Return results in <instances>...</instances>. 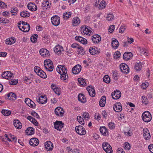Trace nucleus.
<instances>
[{
	"label": "nucleus",
	"instance_id": "1",
	"mask_svg": "<svg viewBox=\"0 0 153 153\" xmlns=\"http://www.w3.org/2000/svg\"><path fill=\"white\" fill-rule=\"evenodd\" d=\"M45 68L46 70L50 72L52 71L53 69L52 62L49 59L45 60L44 62Z\"/></svg>",
	"mask_w": 153,
	"mask_h": 153
},
{
	"label": "nucleus",
	"instance_id": "2",
	"mask_svg": "<svg viewBox=\"0 0 153 153\" xmlns=\"http://www.w3.org/2000/svg\"><path fill=\"white\" fill-rule=\"evenodd\" d=\"M142 118L145 122H149L152 120V116L151 114L148 111L144 112L142 114Z\"/></svg>",
	"mask_w": 153,
	"mask_h": 153
},
{
	"label": "nucleus",
	"instance_id": "3",
	"mask_svg": "<svg viewBox=\"0 0 153 153\" xmlns=\"http://www.w3.org/2000/svg\"><path fill=\"white\" fill-rule=\"evenodd\" d=\"M55 53L59 56L63 54L64 53L63 47L59 45H56L53 48Z\"/></svg>",
	"mask_w": 153,
	"mask_h": 153
},
{
	"label": "nucleus",
	"instance_id": "4",
	"mask_svg": "<svg viewBox=\"0 0 153 153\" xmlns=\"http://www.w3.org/2000/svg\"><path fill=\"white\" fill-rule=\"evenodd\" d=\"M90 27L88 26L86 27V25H84L82 26L80 28V30L82 34L86 35H90V33H91V31L90 30Z\"/></svg>",
	"mask_w": 153,
	"mask_h": 153
},
{
	"label": "nucleus",
	"instance_id": "5",
	"mask_svg": "<svg viewBox=\"0 0 153 153\" xmlns=\"http://www.w3.org/2000/svg\"><path fill=\"white\" fill-rule=\"evenodd\" d=\"M102 148L107 153H112V149L111 146L107 142H104L102 144Z\"/></svg>",
	"mask_w": 153,
	"mask_h": 153
},
{
	"label": "nucleus",
	"instance_id": "6",
	"mask_svg": "<svg viewBox=\"0 0 153 153\" xmlns=\"http://www.w3.org/2000/svg\"><path fill=\"white\" fill-rule=\"evenodd\" d=\"M56 71L61 75L66 74L67 72V68L64 65H58L56 68Z\"/></svg>",
	"mask_w": 153,
	"mask_h": 153
},
{
	"label": "nucleus",
	"instance_id": "7",
	"mask_svg": "<svg viewBox=\"0 0 153 153\" xmlns=\"http://www.w3.org/2000/svg\"><path fill=\"white\" fill-rule=\"evenodd\" d=\"M2 76L8 80H11L13 78V74L9 71H4L2 73Z\"/></svg>",
	"mask_w": 153,
	"mask_h": 153
},
{
	"label": "nucleus",
	"instance_id": "8",
	"mask_svg": "<svg viewBox=\"0 0 153 153\" xmlns=\"http://www.w3.org/2000/svg\"><path fill=\"white\" fill-rule=\"evenodd\" d=\"M75 130L76 133L80 135H84L86 134V131L85 128L81 126H76Z\"/></svg>",
	"mask_w": 153,
	"mask_h": 153
},
{
	"label": "nucleus",
	"instance_id": "9",
	"mask_svg": "<svg viewBox=\"0 0 153 153\" xmlns=\"http://www.w3.org/2000/svg\"><path fill=\"white\" fill-rule=\"evenodd\" d=\"M34 71L37 74L41 77L45 79L47 77V75L43 70L40 69L39 68H34Z\"/></svg>",
	"mask_w": 153,
	"mask_h": 153
},
{
	"label": "nucleus",
	"instance_id": "10",
	"mask_svg": "<svg viewBox=\"0 0 153 153\" xmlns=\"http://www.w3.org/2000/svg\"><path fill=\"white\" fill-rule=\"evenodd\" d=\"M120 69L123 73L128 74L129 73V69L127 65L122 63L120 66Z\"/></svg>",
	"mask_w": 153,
	"mask_h": 153
},
{
	"label": "nucleus",
	"instance_id": "11",
	"mask_svg": "<svg viewBox=\"0 0 153 153\" xmlns=\"http://www.w3.org/2000/svg\"><path fill=\"white\" fill-rule=\"evenodd\" d=\"M51 20L52 24L55 26H58L60 23V18L57 16L55 15L52 17Z\"/></svg>",
	"mask_w": 153,
	"mask_h": 153
},
{
	"label": "nucleus",
	"instance_id": "12",
	"mask_svg": "<svg viewBox=\"0 0 153 153\" xmlns=\"http://www.w3.org/2000/svg\"><path fill=\"white\" fill-rule=\"evenodd\" d=\"M93 42L95 44H97L99 43L101 40L100 36L97 34L93 35L91 38Z\"/></svg>",
	"mask_w": 153,
	"mask_h": 153
},
{
	"label": "nucleus",
	"instance_id": "13",
	"mask_svg": "<svg viewBox=\"0 0 153 153\" xmlns=\"http://www.w3.org/2000/svg\"><path fill=\"white\" fill-rule=\"evenodd\" d=\"M54 112L56 116L61 117L63 116L64 113V111L62 108L60 107H58L56 108Z\"/></svg>",
	"mask_w": 153,
	"mask_h": 153
},
{
	"label": "nucleus",
	"instance_id": "14",
	"mask_svg": "<svg viewBox=\"0 0 153 153\" xmlns=\"http://www.w3.org/2000/svg\"><path fill=\"white\" fill-rule=\"evenodd\" d=\"M18 27L20 30L25 32H28L30 28V26L29 24L23 26L21 25L20 24L18 23Z\"/></svg>",
	"mask_w": 153,
	"mask_h": 153
},
{
	"label": "nucleus",
	"instance_id": "15",
	"mask_svg": "<svg viewBox=\"0 0 153 153\" xmlns=\"http://www.w3.org/2000/svg\"><path fill=\"white\" fill-rule=\"evenodd\" d=\"M64 124L62 121H56L54 124L55 128L60 131L64 126Z\"/></svg>",
	"mask_w": 153,
	"mask_h": 153
},
{
	"label": "nucleus",
	"instance_id": "16",
	"mask_svg": "<svg viewBox=\"0 0 153 153\" xmlns=\"http://www.w3.org/2000/svg\"><path fill=\"white\" fill-rule=\"evenodd\" d=\"M89 51L90 53L93 55H97L100 53V49L95 47H91Z\"/></svg>",
	"mask_w": 153,
	"mask_h": 153
},
{
	"label": "nucleus",
	"instance_id": "17",
	"mask_svg": "<svg viewBox=\"0 0 153 153\" xmlns=\"http://www.w3.org/2000/svg\"><path fill=\"white\" fill-rule=\"evenodd\" d=\"M25 101L26 104L29 107L33 108H35L36 106L35 104L30 99L26 98L25 99Z\"/></svg>",
	"mask_w": 153,
	"mask_h": 153
},
{
	"label": "nucleus",
	"instance_id": "18",
	"mask_svg": "<svg viewBox=\"0 0 153 153\" xmlns=\"http://www.w3.org/2000/svg\"><path fill=\"white\" fill-rule=\"evenodd\" d=\"M111 96L113 99L117 100L121 97V93L120 91L116 90L113 93H112Z\"/></svg>",
	"mask_w": 153,
	"mask_h": 153
},
{
	"label": "nucleus",
	"instance_id": "19",
	"mask_svg": "<svg viewBox=\"0 0 153 153\" xmlns=\"http://www.w3.org/2000/svg\"><path fill=\"white\" fill-rule=\"evenodd\" d=\"M81 69L82 67L81 65H77L73 68L72 71L74 74H77L80 72Z\"/></svg>",
	"mask_w": 153,
	"mask_h": 153
},
{
	"label": "nucleus",
	"instance_id": "20",
	"mask_svg": "<svg viewBox=\"0 0 153 153\" xmlns=\"http://www.w3.org/2000/svg\"><path fill=\"white\" fill-rule=\"evenodd\" d=\"M90 96L92 97H94L95 95V92L94 89L92 86H89L86 88Z\"/></svg>",
	"mask_w": 153,
	"mask_h": 153
},
{
	"label": "nucleus",
	"instance_id": "21",
	"mask_svg": "<svg viewBox=\"0 0 153 153\" xmlns=\"http://www.w3.org/2000/svg\"><path fill=\"white\" fill-rule=\"evenodd\" d=\"M39 53L40 55L43 57H48L50 55L49 51L45 48H42L40 49Z\"/></svg>",
	"mask_w": 153,
	"mask_h": 153
},
{
	"label": "nucleus",
	"instance_id": "22",
	"mask_svg": "<svg viewBox=\"0 0 153 153\" xmlns=\"http://www.w3.org/2000/svg\"><path fill=\"white\" fill-rule=\"evenodd\" d=\"M114 110L117 112H119L122 110L121 104L120 102H117L113 107Z\"/></svg>",
	"mask_w": 153,
	"mask_h": 153
},
{
	"label": "nucleus",
	"instance_id": "23",
	"mask_svg": "<svg viewBox=\"0 0 153 153\" xmlns=\"http://www.w3.org/2000/svg\"><path fill=\"white\" fill-rule=\"evenodd\" d=\"M45 145L47 151H51L52 150L53 146V143L51 141H47L45 143Z\"/></svg>",
	"mask_w": 153,
	"mask_h": 153
},
{
	"label": "nucleus",
	"instance_id": "24",
	"mask_svg": "<svg viewBox=\"0 0 153 153\" xmlns=\"http://www.w3.org/2000/svg\"><path fill=\"white\" fill-rule=\"evenodd\" d=\"M51 6V3L48 0H44L42 3V6L44 10H46L48 8H49Z\"/></svg>",
	"mask_w": 153,
	"mask_h": 153
},
{
	"label": "nucleus",
	"instance_id": "25",
	"mask_svg": "<svg viewBox=\"0 0 153 153\" xmlns=\"http://www.w3.org/2000/svg\"><path fill=\"white\" fill-rule=\"evenodd\" d=\"M27 7L28 9L33 11H36L37 9L36 5L33 3H29L27 4Z\"/></svg>",
	"mask_w": 153,
	"mask_h": 153
},
{
	"label": "nucleus",
	"instance_id": "26",
	"mask_svg": "<svg viewBox=\"0 0 153 153\" xmlns=\"http://www.w3.org/2000/svg\"><path fill=\"white\" fill-rule=\"evenodd\" d=\"M29 143L31 146H35L38 145L39 141L38 139L36 138H32L30 140Z\"/></svg>",
	"mask_w": 153,
	"mask_h": 153
},
{
	"label": "nucleus",
	"instance_id": "27",
	"mask_svg": "<svg viewBox=\"0 0 153 153\" xmlns=\"http://www.w3.org/2000/svg\"><path fill=\"white\" fill-rule=\"evenodd\" d=\"M75 39L76 40L80 42L82 44L85 45L87 43V39L82 37L76 36Z\"/></svg>",
	"mask_w": 153,
	"mask_h": 153
},
{
	"label": "nucleus",
	"instance_id": "28",
	"mask_svg": "<svg viewBox=\"0 0 153 153\" xmlns=\"http://www.w3.org/2000/svg\"><path fill=\"white\" fill-rule=\"evenodd\" d=\"M143 133L144 137L146 140H149L151 136L147 128H144Z\"/></svg>",
	"mask_w": 153,
	"mask_h": 153
},
{
	"label": "nucleus",
	"instance_id": "29",
	"mask_svg": "<svg viewBox=\"0 0 153 153\" xmlns=\"http://www.w3.org/2000/svg\"><path fill=\"white\" fill-rule=\"evenodd\" d=\"M80 20L79 18L76 17L72 20V25L74 26H76L80 23Z\"/></svg>",
	"mask_w": 153,
	"mask_h": 153
},
{
	"label": "nucleus",
	"instance_id": "30",
	"mask_svg": "<svg viewBox=\"0 0 153 153\" xmlns=\"http://www.w3.org/2000/svg\"><path fill=\"white\" fill-rule=\"evenodd\" d=\"M133 56L132 54L130 52H126L123 55V59L126 60H128Z\"/></svg>",
	"mask_w": 153,
	"mask_h": 153
},
{
	"label": "nucleus",
	"instance_id": "31",
	"mask_svg": "<svg viewBox=\"0 0 153 153\" xmlns=\"http://www.w3.org/2000/svg\"><path fill=\"white\" fill-rule=\"evenodd\" d=\"M6 95L7 98L9 100H14L16 99V95L15 94L13 93L10 92Z\"/></svg>",
	"mask_w": 153,
	"mask_h": 153
},
{
	"label": "nucleus",
	"instance_id": "32",
	"mask_svg": "<svg viewBox=\"0 0 153 153\" xmlns=\"http://www.w3.org/2000/svg\"><path fill=\"white\" fill-rule=\"evenodd\" d=\"M13 125L16 128L19 129L22 128V123L19 120H15L13 121Z\"/></svg>",
	"mask_w": 153,
	"mask_h": 153
},
{
	"label": "nucleus",
	"instance_id": "33",
	"mask_svg": "<svg viewBox=\"0 0 153 153\" xmlns=\"http://www.w3.org/2000/svg\"><path fill=\"white\" fill-rule=\"evenodd\" d=\"M111 46L113 48L115 49H117L119 46L118 42L116 39L114 38L113 39L111 42Z\"/></svg>",
	"mask_w": 153,
	"mask_h": 153
},
{
	"label": "nucleus",
	"instance_id": "34",
	"mask_svg": "<svg viewBox=\"0 0 153 153\" xmlns=\"http://www.w3.org/2000/svg\"><path fill=\"white\" fill-rule=\"evenodd\" d=\"M101 133L104 136H106L108 134V131L106 128L105 126H102L100 127V129Z\"/></svg>",
	"mask_w": 153,
	"mask_h": 153
},
{
	"label": "nucleus",
	"instance_id": "35",
	"mask_svg": "<svg viewBox=\"0 0 153 153\" xmlns=\"http://www.w3.org/2000/svg\"><path fill=\"white\" fill-rule=\"evenodd\" d=\"M16 41V39L14 37H12L7 39L6 40V43L7 45H11L14 43Z\"/></svg>",
	"mask_w": 153,
	"mask_h": 153
},
{
	"label": "nucleus",
	"instance_id": "36",
	"mask_svg": "<svg viewBox=\"0 0 153 153\" xmlns=\"http://www.w3.org/2000/svg\"><path fill=\"white\" fill-rule=\"evenodd\" d=\"M106 98L105 96H102L100 100L99 105L101 107L105 106L106 102Z\"/></svg>",
	"mask_w": 153,
	"mask_h": 153
},
{
	"label": "nucleus",
	"instance_id": "37",
	"mask_svg": "<svg viewBox=\"0 0 153 153\" xmlns=\"http://www.w3.org/2000/svg\"><path fill=\"white\" fill-rule=\"evenodd\" d=\"M27 119L36 126H37L38 125V123L36 120L33 118L32 117L30 116H28L27 117Z\"/></svg>",
	"mask_w": 153,
	"mask_h": 153
},
{
	"label": "nucleus",
	"instance_id": "38",
	"mask_svg": "<svg viewBox=\"0 0 153 153\" xmlns=\"http://www.w3.org/2000/svg\"><path fill=\"white\" fill-rule=\"evenodd\" d=\"M78 100L81 102L84 103L86 102L85 96L82 94H79L78 96Z\"/></svg>",
	"mask_w": 153,
	"mask_h": 153
},
{
	"label": "nucleus",
	"instance_id": "39",
	"mask_svg": "<svg viewBox=\"0 0 153 153\" xmlns=\"http://www.w3.org/2000/svg\"><path fill=\"white\" fill-rule=\"evenodd\" d=\"M143 64L140 62L137 63L135 65L134 69L137 71L140 70L142 68Z\"/></svg>",
	"mask_w": 153,
	"mask_h": 153
},
{
	"label": "nucleus",
	"instance_id": "40",
	"mask_svg": "<svg viewBox=\"0 0 153 153\" xmlns=\"http://www.w3.org/2000/svg\"><path fill=\"white\" fill-rule=\"evenodd\" d=\"M78 81L79 83V85H82L83 86H86V83L85 79L82 78H80L78 79Z\"/></svg>",
	"mask_w": 153,
	"mask_h": 153
},
{
	"label": "nucleus",
	"instance_id": "41",
	"mask_svg": "<svg viewBox=\"0 0 153 153\" xmlns=\"http://www.w3.org/2000/svg\"><path fill=\"white\" fill-rule=\"evenodd\" d=\"M20 15L23 17H28L30 16V13L27 11H23L20 13Z\"/></svg>",
	"mask_w": 153,
	"mask_h": 153
},
{
	"label": "nucleus",
	"instance_id": "42",
	"mask_svg": "<svg viewBox=\"0 0 153 153\" xmlns=\"http://www.w3.org/2000/svg\"><path fill=\"white\" fill-rule=\"evenodd\" d=\"M27 134L29 135H31L33 134L34 133V129L32 127H29L27 128L26 130Z\"/></svg>",
	"mask_w": 153,
	"mask_h": 153
},
{
	"label": "nucleus",
	"instance_id": "43",
	"mask_svg": "<svg viewBox=\"0 0 153 153\" xmlns=\"http://www.w3.org/2000/svg\"><path fill=\"white\" fill-rule=\"evenodd\" d=\"M71 15V13L69 12H66L63 14V18L65 20H67L69 18Z\"/></svg>",
	"mask_w": 153,
	"mask_h": 153
},
{
	"label": "nucleus",
	"instance_id": "44",
	"mask_svg": "<svg viewBox=\"0 0 153 153\" xmlns=\"http://www.w3.org/2000/svg\"><path fill=\"white\" fill-rule=\"evenodd\" d=\"M2 114L5 116H8L10 114L11 112L9 110H2L1 112Z\"/></svg>",
	"mask_w": 153,
	"mask_h": 153
},
{
	"label": "nucleus",
	"instance_id": "45",
	"mask_svg": "<svg viewBox=\"0 0 153 153\" xmlns=\"http://www.w3.org/2000/svg\"><path fill=\"white\" fill-rule=\"evenodd\" d=\"M68 74H63L61 75L60 78L61 79L63 80V81L66 82L68 79Z\"/></svg>",
	"mask_w": 153,
	"mask_h": 153
},
{
	"label": "nucleus",
	"instance_id": "46",
	"mask_svg": "<svg viewBox=\"0 0 153 153\" xmlns=\"http://www.w3.org/2000/svg\"><path fill=\"white\" fill-rule=\"evenodd\" d=\"M105 2L104 0L102 1L99 4L98 7L101 10L104 8L105 7Z\"/></svg>",
	"mask_w": 153,
	"mask_h": 153
},
{
	"label": "nucleus",
	"instance_id": "47",
	"mask_svg": "<svg viewBox=\"0 0 153 153\" xmlns=\"http://www.w3.org/2000/svg\"><path fill=\"white\" fill-rule=\"evenodd\" d=\"M79 48H78L76 49L78 53L81 55H83L84 52L83 48L80 46H79Z\"/></svg>",
	"mask_w": 153,
	"mask_h": 153
},
{
	"label": "nucleus",
	"instance_id": "48",
	"mask_svg": "<svg viewBox=\"0 0 153 153\" xmlns=\"http://www.w3.org/2000/svg\"><path fill=\"white\" fill-rule=\"evenodd\" d=\"M38 35L37 34H34L30 37V40L33 43L36 42L37 40Z\"/></svg>",
	"mask_w": 153,
	"mask_h": 153
},
{
	"label": "nucleus",
	"instance_id": "49",
	"mask_svg": "<svg viewBox=\"0 0 153 153\" xmlns=\"http://www.w3.org/2000/svg\"><path fill=\"white\" fill-rule=\"evenodd\" d=\"M82 116L85 120H88L90 118L89 114L86 112H83Z\"/></svg>",
	"mask_w": 153,
	"mask_h": 153
},
{
	"label": "nucleus",
	"instance_id": "50",
	"mask_svg": "<svg viewBox=\"0 0 153 153\" xmlns=\"http://www.w3.org/2000/svg\"><path fill=\"white\" fill-rule=\"evenodd\" d=\"M103 80L105 83H109L110 82V79L108 75H105L103 78Z\"/></svg>",
	"mask_w": 153,
	"mask_h": 153
},
{
	"label": "nucleus",
	"instance_id": "51",
	"mask_svg": "<svg viewBox=\"0 0 153 153\" xmlns=\"http://www.w3.org/2000/svg\"><path fill=\"white\" fill-rule=\"evenodd\" d=\"M139 49L141 53L143 54L145 56H148L146 50L145 49L143 48H139Z\"/></svg>",
	"mask_w": 153,
	"mask_h": 153
},
{
	"label": "nucleus",
	"instance_id": "52",
	"mask_svg": "<svg viewBox=\"0 0 153 153\" xmlns=\"http://www.w3.org/2000/svg\"><path fill=\"white\" fill-rule=\"evenodd\" d=\"M77 119L79 122L82 125L84 124V121L82 117L81 116H78L77 117Z\"/></svg>",
	"mask_w": 153,
	"mask_h": 153
},
{
	"label": "nucleus",
	"instance_id": "53",
	"mask_svg": "<svg viewBox=\"0 0 153 153\" xmlns=\"http://www.w3.org/2000/svg\"><path fill=\"white\" fill-rule=\"evenodd\" d=\"M114 18V16L112 13L109 14L107 16L106 19L108 21H111Z\"/></svg>",
	"mask_w": 153,
	"mask_h": 153
},
{
	"label": "nucleus",
	"instance_id": "54",
	"mask_svg": "<svg viewBox=\"0 0 153 153\" xmlns=\"http://www.w3.org/2000/svg\"><path fill=\"white\" fill-rule=\"evenodd\" d=\"M18 11V9L16 7H14L11 9L10 12L12 13V15H15L16 14Z\"/></svg>",
	"mask_w": 153,
	"mask_h": 153
},
{
	"label": "nucleus",
	"instance_id": "55",
	"mask_svg": "<svg viewBox=\"0 0 153 153\" xmlns=\"http://www.w3.org/2000/svg\"><path fill=\"white\" fill-rule=\"evenodd\" d=\"M37 101L39 103L43 104L46 103L47 102V99L44 98V100L43 99H38L37 100Z\"/></svg>",
	"mask_w": 153,
	"mask_h": 153
},
{
	"label": "nucleus",
	"instance_id": "56",
	"mask_svg": "<svg viewBox=\"0 0 153 153\" xmlns=\"http://www.w3.org/2000/svg\"><path fill=\"white\" fill-rule=\"evenodd\" d=\"M142 102L145 105L147 104L148 103V100L147 97L145 96H142Z\"/></svg>",
	"mask_w": 153,
	"mask_h": 153
},
{
	"label": "nucleus",
	"instance_id": "57",
	"mask_svg": "<svg viewBox=\"0 0 153 153\" xmlns=\"http://www.w3.org/2000/svg\"><path fill=\"white\" fill-rule=\"evenodd\" d=\"M53 89L55 92V93L59 95L60 94V90L59 88H53Z\"/></svg>",
	"mask_w": 153,
	"mask_h": 153
},
{
	"label": "nucleus",
	"instance_id": "58",
	"mask_svg": "<svg viewBox=\"0 0 153 153\" xmlns=\"http://www.w3.org/2000/svg\"><path fill=\"white\" fill-rule=\"evenodd\" d=\"M124 148L126 150H129L130 149V146L129 143H126L124 145Z\"/></svg>",
	"mask_w": 153,
	"mask_h": 153
},
{
	"label": "nucleus",
	"instance_id": "59",
	"mask_svg": "<svg viewBox=\"0 0 153 153\" xmlns=\"http://www.w3.org/2000/svg\"><path fill=\"white\" fill-rule=\"evenodd\" d=\"M126 29V27L125 26L122 25L120 26L119 29V32L123 33L124 32Z\"/></svg>",
	"mask_w": 153,
	"mask_h": 153
},
{
	"label": "nucleus",
	"instance_id": "60",
	"mask_svg": "<svg viewBox=\"0 0 153 153\" xmlns=\"http://www.w3.org/2000/svg\"><path fill=\"white\" fill-rule=\"evenodd\" d=\"M9 83L11 85H15L17 84L18 81L16 80L13 79L11 80H9Z\"/></svg>",
	"mask_w": 153,
	"mask_h": 153
},
{
	"label": "nucleus",
	"instance_id": "61",
	"mask_svg": "<svg viewBox=\"0 0 153 153\" xmlns=\"http://www.w3.org/2000/svg\"><path fill=\"white\" fill-rule=\"evenodd\" d=\"M108 126L111 129H113L115 128V126L114 123L110 122L108 124Z\"/></svg>",
	"mask_w": 153,
	"mask_h": 153
},
{
	"label": "nucleus",
	"instance_id": "62",
	"mask_svg": "<svg viewBox=\"0 0 153 153\" xmlns=\"http://www.w3.org/2000/svg\"><path fill=\"white\" fill-rule=\"evenodd\" d=\"M120 54L119 51L115 52L114 54V58L117 59L120 57Z\"/></svg>",
	"mask_w": 153,
	"mask_h": 153
},
{
	"label": "nucleus",
	"instance_id": "63",
	"mask_svg": "<svg viewBox=\"0 0 153 153\" xmlns=\"http://www.w3.org/2000/svg\"><path fill=\"white\" fill-rule=\"evenodd\" d=\"M149 85V84L147 82L143 83L142 84V88L143 89H145L148 87Z\"/></svg>",
	"mask_w": 153,
	"mask_h": 153
},
{
	"label": "nucleus",
	"instance_id": "64",
	"mask_svg": "<svg viewBox=\"0 0 153 153\" xmlns=\"http://www.w3.org/2000/svg\"><path fill=\"white\" fill-rule=\"evenodd\" d=\"M113 76L114 79L115 80H116L118 79V74L116 72L113 73Z\"/></svg>",
	"mask_w": 153,
	"mask_h": 153
}]
</instances>
